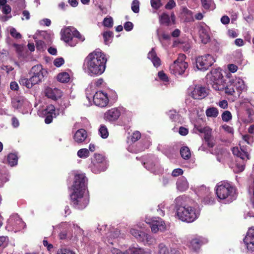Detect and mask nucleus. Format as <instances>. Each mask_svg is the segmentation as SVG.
I'll use <instances>...</instances> for the list:
<instances>
[{
  "instance_id": "f257e3e1",
  "label": "nucleus",
  "mask_w": 254,
  "mask_h": 254,
  "mask_svg": "<svg viewBox=\"0 0 254 254\" xmlns=\"http://www.w3.org/2000/svg\"><path fill=\"white\" fill-rule=\"evenodd\" d=\"M87 179L83 174H76L72 186L73 192L70 195L73 206L79 209L86 207L89 202L88 195L85 193Z\"/></svg>"
},
{
  "instance_id": "9b49d317",
  "label": "nucleus",
  "mask_w": 254,
  "mask_h": 254,
  "mask_svg": "<svg viewBox=\"0 0 254 254\" xmlns=\"http://www.w3.org/2000/svg\"><path fill=\"white\" fill-rule=\"evenodd\" d=\"M188 91L191 97L194 99L200 100L207 95V92L205 88L199 85L190 86Z\"/></svg>"
},
{
  "instance_id": "f03ea898",
  "label": "nucleus",
  "mask_w": 254,
  "mask_h": 254,
  "mask_svg": "<svg viewBox=\"0 0 254 254\" xmlns=\"http://www.w3.org/2000/svg\"><path fill=\"white\" fill-rule=\"evenodd\" d=\"M107 59L100 49H96L89 54L84 60L83 68L90 76L99 75L105 70Z\"/></svg>"
},
{
  "instance_id": "7c9ffc66",
  "label": "nucleus",
  "mask_w": 254,
  "mask_h": 254,
  "mask_svg": "<svg viewBox=\"0 0 254 254\" xmlns=\"http://www.w3.org/2000/svg\"><path fill=\"white\" fill-rule=\"evenodd\" d=\"M18 157L14 153H10L7 156V162L10 166H14L17 164Z\"/></svg>"
},
{
  "instance_id": "69168bd1",
  "label": "nucleus",
  "mask_w": 254,
  "mask_h": 254,
  "mask_svg": "<svg viewBox=\"0 0 254 254\" xmlns=\"http://www.w3.org/2000/svg\"><path fill=\"white\" fill-rule=\"evenodd\" d=\"M13 46L17 53L20 54L22 53L23 50V47L21 45L14 44Z\"/></svg>"
},
{
  "instance_id": "13d9d810",
  "label": "nucleus",
  "mask_w": 254,
  "mask_h": 254,
  "mask_svg": "<svg viewBox=\"0 0 254 254\" xmlns=\"http://www.w3.org/2000/svg\"><path fill=\"white\" fill-rule=\"evenodd\" d=\"M44 42L42 41H37L36 42V48L38 50H43L45 48Z\"/></svg>"
},
{
  "instance_id": "864d4df0",
  "label": "nucleus",
  "mask_w": 254,
  "mask_h": 254,
  "mask_svg": "<svg viewBox=\"0 0 254 254\" xmlns=\"http://www.w3.org/2000/svg\"><path fill=\"white\" fill-rule=\"evenodd\" d=\"M8 238L6 237H0V247H5L7 243Z\"/></svg>"
},
{
  "instance_id": "5fc2aeb1",
  "label": "nucleus",
  "mask_w": 254,
  "mask_h": 254,
  "mask_svg": "<svg viewBox=\"0 0 254 254\" xmlns=\"http://www.w3.org/2000/svg\"><path fill=\"white\" fill-rule=\"evenodd\" d=\"M183 174V171L182 169L177 168L174 169L172 172V175L173 177H177Z\"/></svg>"
},
{
  "instance_id": "2eb2a0df",
  "label": "nucleus",
  "mask_w": 254,
  "mask_h": 254,
  "mask_svg": "<svg viewBox=\"0 0 254 254\" xmlns=\"http://www.w3.org/2000/svg\"><path fill=\"white\" fill-rule=\"evenodd\" d=\"M94 104L99 107H106L109 103L107 94L102 91L97 92L93 97Z\"/></svg>"
},
{
  "instance_id": "72a5a7b5",
  "label": "nucleus",
  "mask_w": 254,
  "mask_h": 254,
  "mask_svg": "<svg viewBox=\"0 0 254 254\" xmlns=\"http://www.w3.org/2000/svg\"><path fill=\"white\" fill-rule=\"evenodd\" d=\"M205 113L208 117L216 118L218 115V110L216 108L211 107L207 109Z\"/></svg>"
},
{
  "instance_id": "ddd939ff",
  "label": "nucleus",
  "mask_w": 254,
  "mask_h": 254,
  "mask_svg": "<svg viewBox=\"0 0 254 254\" xmlns=\"http://www.w3.org/2000/svg\"><path fill=\"white\" fill-rule=\"evenodd\" d=\"M12 105L14 108L20 110L23 113H27L30 108V103L21 97L13 99Z\"/></svg>"
},
{
  "instance_id": "6e6d98bb",
  "label": "nucleus",
  "mask_w": 254,
  "mask_h": 254,
  "mask_svg": "<svg viewBox=\"0 0 254 254\" xmlns=\"http://www.w3.org/2000/svg\"><path fill=\"white\" fill-rule=\"evenodd\" d=\"M176 6V3L174 0H169L165 5L167 9H171Z\"/></svg>"
},
{
  "instance_id": "a878e982",
  "label": "nucleus",
  "mask_w": 254,
  "mask_h": 254,
  "mask_svg": "<svg viewBox=\"0 0 254 254\" xmlns=\"http://www.w3.org/2000/svg\"><path fill=\"white\" fill-rule=\"evenodd\" d=\"M147 57L148 59L151 60L154 66L158 67L160 65L161 61L159 58L157 57L154 48H152L151 51L148 53Z\"/></svg>"
},
{
  "instance_id": "bf43d9fd",
  "label": "nucleus",
  "mask_w": 254,
  "mask_h": 254,
  "mask_svg": "<svg viewBox=\"0 0 254 254\" xmlns=\"http://www.w3.org/2000/svg\"><path fill=\"white\" fill-rule=\"evenodd\" d=\"M158 76L159 78L164 81H168V78L166 74H165L163 71H159L158 73Z\"/></svg>"
},
{
  "instance_id": "5701e85b",
  "label": "nucleus",
  "mask_w": 254,
  "mask_h": 254,
  "mask_svg": "<svg viewBox=\"0 0 254 254\" xmlns=\"http://www.w3.org/2000/svg\"><path fill=\"white\" fill-rule=\"evenodd\" d=\"M197 129L199 132L204 133V139L207 142L208 146L212 147L214 144L211 140V129L208 127L197 128Z\"/></svg>"
},
{
  "instance_id": "393cba45",
  "label": "nucleus",
  "mask_w": 254,
  "mask_h": 254,
  "mask_svg": "<svg viewBox=\"0 0 254 254\" xmlns=\"http://www.w3.org/2000/svg\"><path fill=\"white\" fill-rule=\"evenodd\" d=\"M231 81L239 94H241V92L245 89V84L242 79L236 78Z\"/></svg>"
},
{
  "instance_id": "6e6552de",
  "label": "nucleus",
  "mask_w": 254,
  "mask_h": 254,
  "mask_svg": "<svg viewBox=\"0 0 254 254\" xmlns=\"http://www.w3.org/2000/svg\"><path fill=\"white\" fill-rule=\"evenodd\" d=\"M107 165L104 157L100 154H95L91 165V170L92 172L98 174L105 171Z\"/></svg>"
},
{
  "instance_id": "4be33fe9",
  "label": "nucleus",
  "mask_w": 254,
  "mask_h": 254,
  "mask_svg": "<svg viewBox=\"0 0 254 254\" xmlns=\"http://www.w3.org/2000/svg\"><path fill=\"white\" fill-rule=\"evenodd\" d=\"M120 116V112L116 108H112L105 114V119L109 121H115Z\"/></svg>"
},
{
  "instance_id": "c03bdc74",
  "label": "nucleus",
  "mask_w": 254,
  "mask_h": 254,
  "mask_svg": "<svg viewBox=\"0 0 254 254\" xmlns=\"http://www.w3.org/2000/svg\"><path fill=\"white\" fill-rule=\"evenodd\" d=\"M131 9L135 13H138L139 11V1L134 0L131 4Z\"/></svg>"
},
{
  "instance_id": "4c0bfd02",
  "label": "nucleus",
  "mask_w": 254,
  "mask_h": 254,
  "mask_svg": "<svg viewBox=\"0 0 254 254\" xmlns=\"http://www.w3.org/2000/svg\"><path fill=\"white\" fill-rule=\"evenodd\" d=\"M168 248L163 243L160 244L158 246L157 254H169Z\"/></svg>"
},
{
  "instance_id": "423d86ee",
  "label": "nucleus",
  "mask_w": 254,
  "mask_h": 254,
  "mask_svg": "<svg viewBox=\"0 0 254 254\" xmlns=\"http://www.w3.org/2000/svg\"><path fill=\"white\" fill-rule=\"evenodd\" d=\"M186 56L180 54L173 64L170 66V71L172 74L175 75H182L188 67V63L185 62Z\"/></svg>"
},
{
  "instance_id": "e2e57ef3",
  "label": "nucleus",
  "mask_w": 254,
  "mask_h": 254,
  "mask_svg": "<svg viewBox=\"0 0 254 254\" xmlns=\"http://www.w3.org/2000/svg\"><path fill=\"white\" fill-rule=\"evenodd\" d=\"M56 254H75V253L69 250L64 249L58 251Z\"/></svg>"
},
{
  "instance_id": "cd10ccee",
  "label": "nucleus",
  "mask_w": 254,
  "mask_h": 254,
  "mask_svg": "<svg viewBox=\"0 0 254 254\" xmlns=\"http://www.w3.org/2000/svg\"><path fill=\"white\" fill-rule=\"evenodd\" d=\"M19 83L21 85L25 86L28 89L31 88L33 85H35V83L31 80V77L29 79L24 76L21 77L19 79Z\"/></svg>"
},
{
  "instance_id": "473e14b6",
  "label": "nucleus",
  "mask_w": 254,
  "mask_h": 254,
  "mask_svg": "<svg viewBox=\"0 0 254 254\" xmlns=\"http://www.w3.org/2000/svg\"><path fill=\"white\" fill-rule=\"evenodd\" d=\"M58 80L61 82H67L69 81L70 77L68 73L63 72L59 73L57 76Z\"/></svg>"
},
{
  "instance_id": "ea45409f",
  "label": "nucleus",
  "mask_w": 254,
  "mask_h": 254,
  "mask_svg": "<svg viewBox=\"0 0 254 254\" xmlns=\"http://www.w3.org/2000/svg\"><path fill=\"white\" fill-rule=\"evenodd\" d=\"M142 237L143 240L141 241L145 242L149 245L153 244L154 242V239L151 236L148 234H146L145 233H144L143 237Z\"/></svg>"
},
{
  "instance_id": "774afa93",
  "label": "nucleus",
  "mask_w": 254,
  "mask_h": 254,
  "mask_svg": "<svg viewBox=\"0 0 254 254\" xmlns=\"http://www.w3.org/2000/svg\"><path fill=\"white\" fill-rule=\"evenodd\" d=\"M1 69L5 71L7 73L13 70V68L9 65H3L1 66Z\"/></svg>"
},
{
  "instance_id": "c756f323",
  "label": "nucleus",
  "mask_w": 254,
  "mask_h": 254,
  "mask_svg": "<svg viewBox=\"0 0 254 254\" xmlns=\"http://www.w3.org/2000/svg\"><path fill=\"white\" fill-rule=\"evenodd\" d=\"M130 234L134 236L138 241H142L143 240V234L144 232L139 231L135 228H132L130 230Z\"/></svg>"
},
{
  "instance_id": "680f3d73",
  "label": "nucleus",
  "mask_w": 254,
  "mask_h": 254,
  "mask_svg": "<svg viewBox=\"0 0 254 254\" xmlns=\"http://www.w3.org/2000/svg\"><path fill=\"white\" fill-rule=\"evenodd\" d=\"M214 202V198L212 197H207L204 199V203L206 204H212Z\"/></svg>"
},
{
  "instance_id": "052dcab7",
  "label": "nucleus",
  "mask_w": 254,
  "mask_h": 254,
  "mask_svg": "<svg viewBox=\"0 0 254 254\" xmlns=\"http://www.w3.org/2000/svg\"><path fill=\"white\" fill-rule=\"evenodd\" d=\"M228 68L230 71L234 73L238 70V66L234 64H229L228 65Z\"/></svg>"
},
{
  "instance_id": "0e129e2a",
  "label": "nucleus",
  "mask_w": 254,
  "mask_h": 254,
  "mask_svg": "<svg viewBox=\"0 0 254 254\" xmlns=\"http://www.w3.org/2000/svg\"><path fill=\"white\" fill-rule=\"evenodd\" d=\"M4 6L2 7V12L4 14H8L11 12V9L10 6L8 5H3Z\"/></svg>"
},
{
  "instance_id": "39448f33",
  "label": "nucleus",
  "mask_w": 254,
  "mask_h": 254,
  "mask_svg": "<svg viewBox=\"0 0 254 254\" xmlns=\"http://www.w3.org/2000/svg\"><path fill=\"white\" fill-rule=\"evenodd\" d=\"M62 39L71 47L75 46L78 41H83L84 38L80 33L73 27H67L61 30Z\"/></svg>"
},
{
  "instance_id": "f3484780",
  "label": "nucleus",
  "mask_w": 254,
  "mask_h": 254,
  "mask_svg": "<svg viewBox=\"0 0 254 254\" xmlns=\"http://www.w3.org/2000/svg\"><path fill=\"white\" fill-rule=\"evenodd\" d=\"M42 114L45 115V122L49 124L52 122L53 118L56 117L55 108L52 105H50L42 111Z\"/></svg>"
},
{
  "instance_id": "c85d7f7f",
  "label": "nucleus",
  "mask_w": 254,
  "mask_h": 254,
  "mask_svg": "<svg viewBox=\"0 0 254 254\" xmlns=\"http://www.w3.org/2000/svg\"><path fill=\"white\" fill-rule=\"evenodd\" d=\"M202 241L199 238H195L191 240L189 247L193 251L198 250L201 246Z\"/></svg>"
},
{
  "instance_id": "49530a36",
  "label": "nucleus",
  "mask_w": 254,
  "mask_h": 254,
  "mask_svg": "<svg viewBox=\"0 0 254 254\" xmlns=\"http://www.w3.org/2000/svg\"><path fill=\"white\" fill-rule=\"evenodd\" d=\"M103 25L107 27H112L113 25V18L111 17L104 18Z\"/></svg>"
},
{
  "instance_id": "09e8293b",
  "label": "nucleus",
  "mask_w": 254,
  "mask_h": 254,
  "mask_svg": "<svg viewBox=\"0 0 254 254\" xmlns=\"http://www.w3.org/2000/svg\"><path fill=\"white\" fill-rule=\"evenodd\" d=\"M168 115L171 120L174 121H176L179 118V115L177 114L175 111H170L169 112Z\"/></svg>"
},
{
  "instance_id": "79ce46f5",
  "label": "nucleus",
  "mask_w": 254,
  "mask_h": 254,
  "mask_svg": "<svg viewBox=\"0 0 254 254\" xmlns=\"http://www.w3.org/2000/svg\"><path fill=\"white\" fill-rule=\"evenodd\" d=\"M235 91V88L231 81L230 84H228L227 87L225 88V92L227 94L232 95Z\"/></svg>"
},
{
  "instance_id": "c9c22d12",
  "label": "nucleus",
  "mask_w": 254,
  "mask_h": 254,
  "mask_svg": "<svg viewBox=\"0 0 254 254\" xmlns=\"http://www.w3.org/2000/svg\"><path fill=\"white\" fill-rule=\"evenodd\" d=\"M99 134L103 138H106L109 135V132L107 127L105 125H101L99 129Z\"/></svg>"
},
{
  "instance_id": "4468645a",
  "label": "nucleus",
  "mask_w": 254,
  "mask_h": 254,
  "mask_svg": "<svg viewBox=\"0 0 254 254\" xmlns=\"http://www.w3.org/2000/svg\"><path fill=\"white\" fill-rule=\"evenodd\" d=\"M146 222L150 225L151 231L155 233L158 231H164L166 229L165 222L159 217L155 218L151 222L146 219Z\"/></svg>"
},
{
  "instance_id": "6ab92c4d",
  "label": "nucleus",
  "mask_w": 254,
  "mask_h": 254,
  "mask_svg": "<svg viewBox=\"0 0 254 254\" xmlns=\"http://www.w3.org/2000/svg\"><path fill=\"white\" fill-rule=\"evenodd\" d=\"M232 151L234 155L239 157L243 160H247L250 159V155L247 149L244 147H241L240 150L238 147H233Z\"/></svg>"
},
{
  "instance_id": "7ed1b4c3",
  "label": "nucleus",
  "mask_w": 254,
  "mask_h": 254,
  "mask_svg": "<svg viewBox=\"0 0 254 254\" xmlns=\"http://www.w3.org/2000/svg\"><path fill=\"white\" fill-rule=\"evenodd\" d=\"M187 198L183 196H180L175 200V208L177 215L183 221L192 222L194 221L199 214L194 208L187 206L186 201Z\"/></svg>"
},
{
  "instance_id": "e433bc0d",
  "label": "nucleus",
  "mask_w": 254,
  "mask_h": 254,
  "mask_svg": "<svg viewBox=\"0 0 254 254\" xmlns=\"http://www.w3.org/2000/svg\"><path fill=\"white\" fill-rule=\"evenodd\" d=\"M77 155L80 158H86L89 156V151L86 148L80 149L77 151Z\"/></svg>"
},
{
  "instance_id": "412c9836",
  "label": "nucleus",
  "mask_w": 254,
  "mask_h": 254,
  "mask_svg": "<svg viewBox=\"0 0 254 254\" xmlns=\"http://www.w3.org/2000/svg\"><path fill=\"white\" fill-rule=\"evenodd\" d=\"M87 138V133L84 129H78L73 135L75 142L79 144L85 141Z\"/></svg>"
},
{
  "instance_id": "0eeeda50",
  "label": "nucleus",
  "mask_w": 254,
  "mask_h": 254,
  "mask_svg": "<svg viewBox=\"0 0 254 254\" xmlns=\"http://www.w3.org/2000/svg\"><path fill=\"white\" fill-rule=\"evenodd\" d=\"M207 77L209 78L207 81L208 84H210L214 89L221 90L223 88L222 75L220 71L216 70H212L210 74H207Z\"/></svg>"
},
{
  "instance_id": "20e7f679",
  "label": "nucleus",
  "mask_w": 254,
  "mask_h": 254,
  "mask_svg": "<svg viewBox=\"0 0 254 254\" xmlns=\"http://www.w3.org/2000/svg\"><path fill=\"white\" fill-rule=\"evenodd\" d=\"M216 191L219 198L225 199L227 202L233 201L237 197L235 188L227 182H220L217 186Z\"/></svg>"
},
{
  "instance_id": "aec40b11",
  "label": "nucleus",
  "mask_w": 254,
  "mask_h": 254,
  "mask_svg": "<svg viewBox=\"0 0 254 254\" xmlns=\"http://www.w3.org/2000/svg\"><path fill=\"white\" fill-rule=\"evenodd\" d=\"M199 34L201 41L206 44L210 39L209 28L205 25H201L199 29Z\"/></svg>"
},
{
  "instance_id": "8fccbe9b",
  "label": "nucleus",
  "mask_w": 254,
  "mask_h": 254,
  "mask_svg": "<svg viewBox=\"0 0 254 254\" xmlns=\"http://www.w3.org/2000/svg\"><path fill=\"white\" fill-rule=\"evenodd\" d=\"M243 139L248 144L251 145L253 142V137L248 134L243 135Z\"/></svg>"
},
{
  "instance_id": "de8ad7c7",
  "label": "nucleus",
  "mask_w": 254,
  "mask_h": 254,
  "mask_svg": "<svg viewBox=\"0 0 254 254\" xmlns=\"http://www.w3.org/2000/svg\"><path fill=\"white\" fill-rule=\"evenodd\" d=\"M202 6L206 9H209L212 3V0H201Z\"/></svg>"
},
{
  "instance_id": "f704fd0d",
  "label": "nucleus",
  "mask_w": 254,
  "mask_h": 254,
  "mask_svg": "<svg viewBox=\"0 0 254 254\" xmlns=\"http://www.w3.org/2000/svg\"><path fill=\"white\" fill-rule=\"evenodd\" d=\"M7 30L9 32L12 37L17 39L21 38V35L17 31L15 28L9 27L7 28Z\"/></svg>"
},
{
  "instance_id": "f8f14e48",
  "label": "nucleus",
  "mask_w": 254,
  "mask_h": 254,
  "mask_svg": "<svg viewBox=\"0 0 254 254\" xmlns=\"http://www.w3.org/2000/svg\"><path fill=\"white\" fill-rule=\"evenodd\" d=\"M7 227H11L14 232L24 228L25 224L17 214L11 215L7 221Z\"/></svg>"
},
{
  "instance_id": "a18cd8bd",
  "label": "nucleus",
  "mask_w": 254,
  "mask_h": 254,
  "mask_svg": "<svg viewBox=\"0 0 254 254\" xmlns=\"http://www.w3.org/2000/svg\"><path fill=\"white\" fill-rule=\"evenodd\" d=\"M151 6L155 9H159L162 5L160 0H151Z\"/></svg>"
},
{
  "instance_id": "9d476101",
  "label": "nucleus",
  "mask_w": 254,
  "mask_h": 254,
  "mask_svg": "<svg viewBox=\"0 0 254 254\" xmlns=\"http://www.w3.org/2000/svg\"><path fill=\"white\" fill-rule=\"evenodd\" d=\"M32 74L31 80L35 82L36 84L42 82L44 77L46 75L47 71L43 68L40 64H37L33 66L30 71Z\"/></svg>"
},
{
  "instance_id": "3c124183",
  "label": "nucleus",
  "mask_w": 254,
  "mask_h": 254,
  "mask_svg": "<svg viewBox=\"0 0 254 254\" xmlns=\"http://www.w3.org/2000/svg\"><path fill=\"white\" fill-rule=\"evenodd\" d=\"M140 137H141L140 133L138 131H136L134 132L131 135V141L132 142H135V141L138 140L139 139H140Z\"/></svg>"
},
{
  "instance_id": "a19ab883",
  "label": "nucleus",
  "mask_w": 254,
  "mask_h": 254,
  "mask_svg": "<svg viewBox=\"0 0 254 254\" xmlns=\"http://www.w3.org/2000/svg\"><path fill=\"white\" fill-rule=\"evenodd\" d=\"M113 36V33L110 31L105 32L103 34V38L105 44L110 42V40Z\"/></svg>"
},
{
  "instance_id": "a211bd4d",
  "label": "nucleus",
  "mask_w": 254,
  "mask_h": 254,
  "mask_svg": "<svg viewBox=\"0 0 254 254\" xmlns=\"http://www.w3.org/2000/svg\"><path fill=\"white\" fill-rule=\"evenodd\" d=\"M44 93L46 96L53 100H57L62 96V91L56 88H52L48 87L45 88Z\"/></svg>"
},
{
  "instance_id": "58836bf2",
  "label": "nucleus",
  "mask_w": 254,
  "mask_h": 254,
  "mask_svg": "<svg viewBox=\"0 0 254 254\" xmlns=\"http://www.w3.org/2000/svg\"><path fill=\"white\" fill-rule=\"evenodd\" d=\"M160 22L162 24L168 25L170 22V17L166 13H163L160 17Z\"/></svg>"
},
{
  "instance_id": "1a4fd4ad",
  "label": "nucleus",
  "mask_w": 254,
  "mask_h": 254,
  "mask_svg": "<svg viewBox=\"0 0 254 254\" xmlns=\"http://www.w3.org/2000/svg\"><path fill=\"white\" fill-rule=\"evenodd\" d=\"M215 62L214 58L209 54L199 57L196 59V65L199 70H206Z\"/></svg>"
},
{
  "instance_id": "2f4dec72",
  "label": "nucleus",
  "mask_w": 254,
  "mask_h": 254,
  "mask_svg": "<svg viewBox=\"0 0 254 254\" xmlns=\"http://www.w3.org/2000/svg\"><path fill=\"white\" fill-rule=\"evenodd\" d=\"M180 154L184 159H189L190 157V151L188 147H182L180 149Z\"/></svg>"
},
{
  "instance_id": "dca6fc26",
  "label": "nucleus",
  "mask_w": 254,
  "mask_h": 254,
  "mask_svg": "<svg viewBox=\"0 0 254 254\" xmlns=\"http://www.w3.org/2000/svg\"><path fill=\"white\" fill-rule=\"evenodd\" d=\"M244 243L249 251H254V227L249 229L244 239Z\"/></svg>"
},
{
  "instance_id": "bb28decb",
  "label": "nucleus",
  "mask_w": 254,
  "mask_h": 254,
  "mask_svg": "<svg viewBox=\"0 0 254 254\" xmlns=\"http://www.w3.org/2000/svg\"><path fill=\"white\" fill-rule=\"evenodd\" d=\"M189 183L185 178L182 177L178 179L177 182V187L179 190L185 191L189 188Z\"/></svg>"
},
{
  "instance_id": "37998d69",
  "label": "nucleus",
  "mask_w": 254,
  "mask_h": 254,
  "mask_svg": "<svg viewBox=\"0 0 254 254\" xmlns=\"http://www.w3.org/2000/svg\"><path fill=\"white\" fill-rule=\"evenodd\" d=\"M222 120L224 122H228L232 119V115L230 112L228 111H225L222 115Z\"/></svg>"
},
{
  "instance_id": "4d7b16f0",
  "label": "nucleus",
  "mask_w": 254,
  "mask_h": 254,
  "mask_svg": "<svg viewBox=\"0 0 254 254\" xmlns=\"http://www.w3.org/2000/svg\"><path fill=\"white\" fill-rule=\"evenodd\" d=\"M133 25L131 22H126L124 25L125 29L127 31H129L133 28Z\"/></svg>"
},
{
  "instance_id": "b1692460",
  "label": "nucleus",
  "mask_w": 254,
  "mask_h": 254,
  "mask_svg": "<svg viewBox=\"0 0 254 254\" xmlns=\"http://www.w3.org/2000/svg\"><path fill=\"white\" fill-rule=\"evenodd\" d=\"M126 254H152L148 249H144L140 247H131L126 251Z\"/></svg>"
},
{
  "instance_id": "338daca9",
  "label": "nucleus",
  "mask_w": 254,
  "mask_h": 254,
  "mask_svg": "<svg viewBox=\"0 0 254 254\" xmlns=\"http://www.w3.org/2000/svg\"><path fill=\"white\" fill-rule=\"evenodd\" d=\"M179 133L182 135H186L188 133V130L184 127H180L179 128Z\"/></svg>"
},
{
  "instance_id": "603ef678",
  "label": "nucleus",
  "mask_w": 254,
  "mask_h": 254,
  "mask_svg": "<svg viewBox=\"0 0 254 254\" xmlns=\"http://www.w3.org/2000/svg\"><path fill=\"white\" fill-rule=\"evenodd\" d=\"M64 63V60L62 58H57L54 61V65L57 67H60Z\"/></svg>"
}]
</instances>
